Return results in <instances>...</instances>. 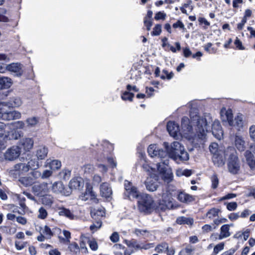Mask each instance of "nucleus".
I'll return each mask as SVG.
<instances>
[{
  "instance_id": "9b49d317",
  "label": "nucleus",
  "mask_w": 255,
  "mask_h": 255,
  "mask_svg": "<svg viewBox=\"0 0 255 255\" xmlns=\"http://www.w3.org/2000/svg\"><path fill=\"white\" fill-rule=\"evenodd\" d=\"M79 198L84 201L90 200L95 203L98 202L95 193L93 191L92 188L89 187L86 188V191L80 195Z\"/></svg>"
},
{
  "instance_id": "09e8293b",
  "label": "nucleus",
  "mask_w": 255,
  "mask_h": 255,
  "mask_svg": "<svg viewBox=\"0 0 255 255\" xmlns=\"http://www.w3.org/2000/svg\"><path fill=\"white\" fill-rule=\"evenodd\" d=\"M168 244L166 243H162L161 244L157 246L155 248V251L157 253H162L165 252L166 250L168 249Z\"/></svg>"
},
{
  "instance_id": "a878e982",
  "label": "nucleus",
  "mask_w": 255,
  "mask_h": 255,
  "mask_svg": "<svg viewBox=\"0 0 255 255\" xmlns=\"http://www.w3.org/2000/svg\"><path fill=\"white\" fill-rule=\"evenodd\" d=\"M15 197L16 198L19 202V205L21 208V212H18L19 214H24L25 213V210L27 209V206L25 203V198L24 197L20 194H16Z\"/></svg>"
},
{
  "instance_id": "f8f14e48",
  "label": "nucleus",
  "mask_w": 255,
  "mask_h": 255,
  "mask_svg": "<svg viewBox=\"0 0 255 255\" xmlns=\"http://www.w3.org/2000/svg\"><path fill=\"white\" fill-rule=\"evenodd\" d=\"M167 130L169 134L176 138L180 135L179 125L174 122H169L167 124Z\"/></svg>"
},
{
  "instance_id": "aec40b11",
  "label": "nucleus",
  "mask_w": 255,
  "mask_h": 255,
  "mask_svg": "<svg viewBox=\"0 0 255 255\" xmlns=\"http://www.w3.org/2000/svg\"><path fill=\"white\" fill-rule=\"evenodd\" d=\"M84 182L81 178L77 177L71 180L69 183V187L72 189L80 190L83 187Z\"/></svg>"
},
{
  "instance_id": "393cba45",
  "label": "nucleus",
  "mask_w": 255,
  "mask_h": 255,
  "mask_svg": "<svg viewBox=\"0 0 255 255\" xmlns=\"http://www.w3.org/2000/svg\"><path fill=\"white\" fill-rule=\"evenodd\" d=\"M160 160L161 161L157 163L156 167L157 170L161 174L163 172H165L169 168H168V159L166 158V159H161Z\"/></svg>"
},
{
  "instance_id": "412c9836",
  "label": "nucleus",
  "mask_w": 255,
  "mask_h": 255,
  "mask_svg": "<svg viewBox=\"0 0 255 255\" xmlns=\"http://www.w3.org/2000/svg\"><path fill=\"white\" fill-rule=\"evenodd\" d=\"M100 192L102 197H105L106 198H108L111 197L112 194V191L109 183L104 182L101 185Z\"/></svg>"
},
{
  "instance_id": "c756f323",
  "label": "nucleus",
  "mask_w": 255,
  "mask_h": 255,
  "mask_svg": "<svg viewBox=\"0 0 255 255\" xmlns=\"http://www.w3.org/2000/svg\"><path fill=\"white\" fill-rule=\"evenodd\" d=\"M176 162L179 161H187L189 159V154L187 151L185 150L184 147L182 148L181 152L173 159Z\"/></svg>"
},
{
  "instance_id": "423d86ee",
  "label": "nucleus",
  "mask_w": 255,
  "mask_h": 255,
  "mask_svg": "<svg viewBox=\"0 0 255 255\" xmlns=\"http://www.w3.org/2000/svg\"><path fill=\"white\" fill-rule=\"evenodd\" d=\"M209 150L213 155L212 160L214 164L218 167L222 166L225 164L224 153L225 151L219 147L217 143L212 142L209 145Z\"/></svg>"
},
{
  "instance_id": "c9c22d12",
  "label": "nucleus",
  "mask_w": 255,
  "mask_h": 255,
  "mask_svg": "<svg viewBox=\"0 0 255 255\" xmlns=\"http://www.w3.org/2000/svg\"><path fill=\"white\" fill-rule=\"evenodd\" d=\"M64 188V185L61 182H55L52 185V190L56 193H62Z\"/></svg>"
},
{
  "instance_id": "f3484780",
  "label": "nucleus",
  "mask_w": 255,
  "mask_h": 255,
  "mask_svg": "<svg viewBox=\"0 0 255 255\" xmlns=\"http://www.w3.org/2000/svg\"><path fill=\"white\" fill-rule=\"evenodd\" d=\"M230 225L228 224H225L223 225L220 229V234H216L215 236H218L216 237V240H222L225 238L229 237L231 235L230 233Z\"/></svg>"
},
{
  "instance_id": "603ef678",
  "label": "nucleus",
  "mask_w": 255,
  "mask_h": 255,
  "mask_svg": "<svg viewBox=\"0 0 255 255\" xmlns=\"http://www.w3.org/2000/svg\"><path fill=\"white\" fill-rule=\"evenodd\" d=\"M39 121V119L36 117H32L26 120V123L30 127L35 126Z\"/></svg>"
},
{
  "instance_id": "de8ad7c7",
  "label": "nucleus",
  "mask_w": 255,
  "mask_h": 255,
  "mask_svg": "<svg viewBox=\"0 0 255 255\" xmlns=\"http://www.w3.org/2000/svg\"><path fill=\"white\" fill-rule=\"evenodd\" d=\"M211 180L212 182V188L214 189H216L218 187L219 184V179L217 174H214L212 176H211Z\"/></svg>"
},
{
  "instance_id": "4d7b16f0",
  "label": "nucleus",
  "mask_w": 255,
  "mask_h": 255,
  "mask_svg": "<svg viewBox=\"0 0 255 255\" xmlns=\"http://www.w3.org/2000/svg\"><path fill=\"white\" fill-rule=\"evenodd\" d=\"M90 249L93 251H97L98 249V245L96 241L94 239L89 240L88 241Z\"/></svg>"
},
{
  "instance_id": "052dcab7",
  "label": "nucleus",
  "mask_w": 255,
  "mask_h": 255,
  "mask_svg": "<svg viewBox=\"0 0 255 255\" xmlns=\"http://www.w3.org/2000/svg\"><path fill=\"white\" fill-rule=\"evenodd\" d=\"M29 175L32 177V179H34L35 183L36 179L39 178L40 177H41V173L38 170H34L33 171L30 172Z\"/></svg>"
},
{
  "instance_id": "473e14b6",
  "label": "nucleus",
  "mask_w": 255,
  "mask_h": 255,
  "mask_svg": "<svg viewBox=\"0 0 255 255\" xmlns=\"http://www.w3.org/2000/svg\"><path fill=\"white\" fill-rule=\"evenodd\" d=\"M59 214L60 216H65L71 220L74 219L75 217L74 215L70 210L65 208L59 209Z\"/></svg>"
},
{
  "instance_id": "79ce46f5",
  "label": "nucleus",
  "mask_w": 255,
  "mask_h": 255,
  "mask_svg": "<svg viewBox=\"0 0 255 255\" xmlns=\"http://www.w3.org/2000/svg\"><path fill=\"white\" fill-rule=\"evenodd\" d=\"M71 175V171L67 169L62 170L59 173L60 177L64 180L69 179Z\"/></svg>"
},
{
  "instance_id": "680f3d73",
  "label": "nucleus",
  "mask_w": 255,
  "mask_h": 255,
  "mask_svg": "<svg viewBox=\"0 0 255 255\" xmlns=\"http://www.w3.org/2000/svg\"><path fill=\"white\" fill-rule=\"evenodd\" d=\"M166 14L164 12L159 11L155 14L154 18L156 20L165 19Z\"/></svg>"
},
{
  "instance_id": "58836bf2",
  "label": "nucleus",
  "mask_w": 255,
  "mask_h": 255,
  "mask_svg": "<svg viewBox=\"0 0 255 255\" xmlns=\"http://www.w3.org/2000/svg\"><path fill=\"white\" fill-rule=\"evenodd\" d=\"M220 212V210L219 209L213 208L206 213V217L210 219H213L218 216V214Z\"/></svg>"
},
{
  "instance_id": "774afa93",
  "label": "nucleus",
  "mask_w": 255,
  "mask_h": 255,
  "mask_svg": "<svg viewBox=\"0 0 255 255\" xmlns=\"http://www.w3.org/2000/svg\"><path fill=\"white\" fill-rule=\"evenodd\" d=\"M249 133L250 137L255 141V126H252L249 129Z\"/></svg>"
},
{
  "instance_id": "5fc2aeb1",
  "label": "nucleus",
  "mask_w": 255,
  "mask_h": 255,
  "mask_svg": "<svg viewBox=\"0 0 255 255\" xmlns=\"http://www.w3.org/2000/svg\"><path fill=\"white\" fill-rule=\"evenodd\" d=\"M39 215L38 217L41 219H45L47 216V212L44 207H40L38 210Z\"/></svg>"
},
{
  "instance_id": "0e129e2a",
  "label": "nucleus",
  "mask_w": 255,
  "mask_h": 255,
  "mask_svg": "<svg viewBox=\"0 0 255 255\" xmlns=\"http://www.w3.org/2000/svg\"><path fill=\"white\" fill-rule=\"evenodd\" d=\"M237 208V204L235 202L227 203V208L228 210L232 211L235 210Z\"/></svg>"
},
{
  "instance_id": "6ab92c4d",
  "label": "nucleus",
  "mask_w": 255,
  "mask_h": 255,
  "mask_svg": "<svg viewBox=\"0 0 255 255\" xmlns=\"http://www.w3.org/2000/svg\"><path fill=\"white\" fill-rule=\"evenodd\" d=\"M245 156L248 165L253 170H255V156L250 150L245 152Z\"/></svg>"
},
{
  "instance_id": "f03ea898",
  "label": "nucleus",
  "mask_w": 255,
  "mask_h": 255,
  "mask_svg": "<svg viewBox=\"0 0 255 255\" xmlns=\"http://www.w3.org/2000/svg\"><path fill=\"white\" fill-rule=\"evenodd\" d=\"M229 156L228 160V168L229 171L232 174H237L240 169V162L237 155V153L233 147H228L225 149L224 159Z\"/></svg>"
},
{
  "instance_id": "cd10ccee",
  "label": "nucleus",
  "mask_w": 255,
  "mask_h": 255,
  "mask_svg": "<svg viewBox=\"0 0 255 255\" xmlns=\"http://www.w3.org/2000/svg\"><path fill=\"white\" fill-rule=\"evenodd\" d=\"M12 80L7 77H0V90L9 88L12 85Z\"/></svg>"
},
{
  "instance_id": "1a4fd4ad",
  "label": "nucleus",
  "mask_w": 255,
  "mask_h": 255,
  "mask_svg": "<svg viewBox=\"0 0 255 255\" xmlns=\"http://www.w3.org/2000/svg\"><path fill=\"white\" fill-rule=\"evenodd\" d=\"M159 208L162 211L169 209L172 206L170 193L166 191L162 193L161 198L159 200Z\"/></svg>"
},
{
  "instance_id": "6e6d98bb",
  "label": "nucleus",
  "mask_w": 255,
  "mask_h": 255,
  "mask_svg": "<svg viewBox=\"0 0 255 255\" xmlns=\"http://www.w3.org/2000/svg\"><path fill=\"white\" fill-rule=\"evenodd\" d=\"M43 234L46 236L47 239H50L53 236V233L51 229L47 226H45L43 230Z\"/></svg>"
},
{
  "instance_id": "a19ab883",
  "label": "nucleus",
  "mask_w": 255,
  "mask_h": 255,
  "mask_svg": "<svg viewBox=\"0 0 255 255\" xmlns=\"http://www.w3.org/2000/svg\"><path fill=\"white\" fill-rule=\"evenodd\" d=\"M194 251V249L189 246L180 251L178 255H191Z\"/></svg>"
},
{
  "instance_id": "7c9ffc66",
  "label": "nucleus",
  "mask_w": 255,
  "mask_h": 255,
  "mask_svg": "<svg viewBox=\"0 0 255 255\" xmlns=\"http://www.w3.org/2000/svg\"><path fill=\"white\" fill-rule=\"evenodd\" d=\"M20 163L15 164L13 168L9 171L10 175L13 178H17L22 174Z\"/></svg>"
},
{
  "instance_id": "bb28decb",
  "label": "nucleus",
  "mask_w": 255,
  "mask_h": 255,
  "mask_svg": "<svg viewBox=\"0 0 255 255\" xmlns=\"http://www.w3.org/2000/svg\"><path fill=\"white\" fill-rule=\"evenodd\" d=\"M34 141L31 138H24L21 140L20 144L25 151H29L33 146Z\"/></svg>"
},
{
  "instance_id": "4be33fe9",
  "label": "nucleus",
  "mask_w": 255,
  "mask_h": 255,
  "mask_svg": "<svg viewBox=\"0 0 255 255\" xmlns=\"http://www.w3.org/2000/svg\"><path fill=\"white\" fill-rule=\"evenodd\" d=\"M177 199L183 203H188L195 200V197L184 192H180L178 195Z\"/></svg>"
},
{
  "instance_id": "338daca9",
  "label": "nucleus",
  "mask_w": 255,
  "mask_h": 255,
  "mask_svg": "<svg viewBox=\"0 0 255 255\" xmlns=\"http://www.w3.org/2000/svg\"><path fill=\"white\" fill-rule=\"evenodd\" d=\"M182 50L183 56L185 57L188 58L191 55H192V52L188 47L183 48Z\"/></svg>"
},
{
  "instance_id": "8fccbe9b",
  "label": "nucleus",
  "mask_w": 255,
  "mask_h": 255,
  "mask_svg": "<svg viewBox=\"0 0 255 255\" xmlns=\"http://www.w3.org/2000/svg\"><path fill=\"white\" fill-rule=\"evenodd\" d=\"M161 32V25L157 24L153 28L152 31L151 32L152 36H158L160 34Z\"/></svg>"
},
{
  "instance_id": "ddd939ff",
  "label": "nucleus",
  "mask_w": 255,
  "mask_h": 255,
  "mask_svg": "<svg viewBox=\"0 0 255 255\" xmlns=\"http://www.w3.org/2000/svg\"><path fill=\"white\" fill-rule=\"evenodd\" d=\"M22 65L19 63H12L6 65L7 71L15 73L17 77L21 76L23 74Z\"/></svg>"
},
{
  "instance_id": "7ed1b4c3",
  "label": "nucleus",
  "mask_w": 255,
  "mask_h": 255,
  "mask_svg": "<svg viewBox=\"0 0 255 255\" xmlns=\"http://www.w3.org/2000/svg\"><path fill=\"white\" fill-rule=\"evenodd\" d=\"M156 208L152 197L147 194L140 195L138 200V209L140 212L145 214L151 213Z\"/></svg>"
},
{
  "instance_id": "49530a36",
  "label": "nucleus",
  "mask_w": 255,
  "mask_h": 255,
  "mask_svg": "<svg viewBox=\"0 0 255 255\" xmlns=\"http://www.w3.org/2000/svg\"><path fill=\"white\" fill-rule=\"evenodd\" d=\"M28 166L30 169H36L39 166V162L36 159H31L27 163Z\"/></svg>"
},
{
  "instance_id": "5701e85b",
  "label": "nucleus",
  "mask_w": 255,
  "mask_h": 255,
  "mask_svg": "<svg viewBox=\"0 0 255 255\" xmlns=\"http://www.w3.org/2000/svg\"><path fill=\"white\" fill-rule=\"evenodd\" d=\"M145 185L146 189L150 192L156 190L158 186L157 182L151 178L146 179Z\"/></svg>"
},
{
  "instance_id": "39448f33",
  "label": "nucleus",
  "mask_w": 255,
  "mask_h": 255,
  "mask_svg": "<svg viewBox=\"0 0 255 255\" xmlns=\"http://www.w3.org/2000/svg\"><path fill=\"white\" fill-rule=\"evenodd\" d=\"M221 118L223 122H228L231 126L236 127L238 130H240L243 127V116L242 115H238L233 120V115L232 110H222L220 113Z\"/></svg>"
},
{
  "instance_id": "a211bd4d",
  "label": "nucleus",
  "mask_w": 255,
  "mask_h": 255,
  "mask_svg": "<svg viewBox=\"0 0 255 255\" xmlns=\"http://www.w3.org/2000/svg\"><path fill=\"white\" fill-rule=\"evenodd\" d=\"M48 149L45 146H38L35 151V155L38 160H43L47 156Z\"/></svg>"
},
{
  "instance_id": "a18cd8bd",
  "label": "nucleus",
  "mask_w": 255,
  "mask_h": 255,
  "mask_svg": "<svg viewBox=\"0 0 255 255\" xmlns=\"http://www.w3.org/2000/svg\"><path fill=\"white\" fill-rule=\"evenodd\" d=\"M102 221L101 220H98L95 223L91 225L90 229L92 232H95L99 229L102 226Z\"/></svg>"
},
{
  "instance_id": "13d9d810",
  "label": "nucleus",
  "mask_w": 255,
  "mask_h": 255,
  "mask_svg": "<svg viewBox=\"0 0 255 255\" xmlns=\"http://www.w3.org/2000/svg\"><path fill=\"white\" fill-rule=\"evenodd\" d=\"M27 243L26 242H21L16 241L15 242V246L17 250H21L27 245Z\"/></svg>"
},
{
  "instance_id": "72a5a7b5",
  "label": "nucleus",
  "mask_w": 255,
  "mask_h": 255,
  "mask_svg": "<svg viewBox=\"0 0 255 255\" xmlns=\"http://www.w3.org/2000/svg\"><path fill=\"white\" fill-rule=\"evenodd\" d=\"M194 220L191 218L186 217H180L176 220V223L178 224H186L188 225H192L193 224Z\"/></svg>"
},
{
  "instance_id": "4c0bfd02",
  "label": "nucleus",
  "mask_w": 255,
  "mask_h": 255,
  "mask_svg": "<svg viewBox=\"0 0 255 255\" xmlns=\"http://www.w3.org/2000/svg\"><path fill=\"white\" fill-rule=\"evenodd\" d=\"M63 234L65 238L59 237L60 242L65 245H68L70 243V239H71L70 232L67 230H63Z\"/></svg>"
},
{
  "instance_id": "37998d69",
  "label": "nucleus",
  "mask_w": 255,
  "mask_h": 255,
  "mask_svg": "<svg viewBox=\"0 0 255 255\" xmlns=\"http://www.w3.org/2000/svg\"><path fill=\"white\" fill-rule=\"evenodd\" d=\"M122 99L124 101L128 100L131 102L134 97V94L130 93L129 91H125L122 95Z\"/></svg>"
},
{
  "instance_id": "f704fd0d",
  "label": "nucleus",
  "mask_w": 255,
  "mask_h": 255,
  "mask_svg": "<svg viewBox=\"0 0 255 255\" xmlns=\"http://www.w3.org/2000/svg\"><path fill=\"white\" fill-rule=\"evenodd\" d=\"M127 245L129 247L134 248L136 250L141 249H148V247L147 246H141L137 242L136 240L132 239L130 241H128L127 242Z\"/></svg>"
},
{
  "instance_id": "2eb2a0df",
  "label": "nucleus",
  "mask_w": 255,
  "mask_h": 255,
  "mask_svg": "<svg viewBox=\"0 0 255 255\" xmlns=\"http://www.w3.org/2000/svg\"><path fill=\"white\" fill-rule=\"evenodd\" d=\"M212 132L213 134L217 138L220 139L222 137L223 135V131L219 121L215 120L213 122L212 127Z\"/></svg>"
},
{
  "instance_id": "f257e3e1",
  "label": "nucleus",
  "mask_w": 255,
  "mask_h": 255,
  "mask_svg": "<svg viewBox=\"0 0 255 255\" xmlns=\"http://www.w3.org/2000/svg\"><path fill=\"white\" fill-rule=\"evenodd\" d=\"M190 121L186 117H184L181 120V128L185 131L190 132L192 130V125L196 124V130L199 138L203 139L206 133L210 130V126L206 119L198 115L190 114Z\"/></svg>"
},
{
  "instance_id": "b1692460",
  "label": "nucleus",
  "mask_w": 255,
  "mask_h": 255,
  "mask_svg": "<svg viewBox=\"0 0 255 255\" xmlns=\"http://www.w3.org/2000/svg\"><path fill=\"white\" fill-rule=\"evenodd\" d=\"M124 194L125 199L128 198L129 200H132L137 198H139L140 196L139 192L135 187L130 189L128 191H125Z\"/></svg>"
},
{
  "instance_id": "ea45409f",
  "label": "nucleus",
  "mask_w": 255,
  "mask_h": 255,
  "mask_svg": "<svg viewBox=\"0 0 255 255\" xmlns=\"http://www.w3.org/2000/svg\"><path fill=\"white\" fill-rule=\"evenodd\" d=\"M68 249L73 254H76L80 251V248L78 245L75 242L69 244Z\"/></svg>"
},
{
  "instance_id": "69168bd1",
  "label": "nucleus",
  "mask_w": 255,
  "mask_h": 255,
  "mask_svg": "<svg viewBox=\"0 0 255 255\" xmlns=\"http://www.w3.org/2000/svg\"><path fill=\"white\" fill-rule=\"evenodd\" d=\"M135 234L137 236H144L146 234H148V231L146 230H140L139 229H136L134 230Z\"/></svg>"
},
{
  "instance_id": "c85d7f7f",
  "label": "nucleus",
  "mask_w": 255,
  "mask_h": 255,
  "mask_svg": "<svg viewBox=\"0 0 255 255\" xmlns=\"http://www.w3.org/2000/svg\"><path fill=\"white\" fill-rule=\"evenodd\" d=\"M235 143L237 149L240 151H244L245 149V141L243 138L239 135H236L235 138Z\"/></svg>"
},
{
  "instance_id": "0eeeda50",
  "label": "nucleus",
  "mask_w": 255,
  "mask_h": 255,
  "mask_svg": "<svg viewBox=\"0 0 255 255\" xmlns=\"http://www.w3.org/2000/svg\"><path fill=\"white\" fill-rule=\"evenodd\" d=\"M163 145L167 152V157H169L172 159L181 152L182 148H184V146L178 141H174L170 145H169L168 142H164Z\"/></svg>"
},
{
  "instance_id": "bf43d9fd",
  "label": "nucleus",
  "mask_w": 255,
  "mask_h": 255,
  "mask_svg": "<svg viewBox=\"0 0 255 255\" xmlns=\"http://www.w3.org/2000/svg\"><path fill=\"white\" fill-rule=\"evenodd\" d=\"M11 105L14 107H19L22 104V101L19 97H13L11 99Z\"/></svg>"
},
{
  "instance_id": "e433bc0d",
  "label": "nucleus",
  "mask_w": 255,
  "mask_h": 255,
  "mask_svg": "<svg viewBox=\"0 0 255 255\" xmlns=\"http://www.w3.org/2000/svg\"><path fill=\"white\" fill-rule=\"evenodd\" d=\"M161 174H162V178L165 182L168 183L173 180V173L170 169Z\"/></svg>"
},
{
  "instance_id": "2f4dec72",
  "label": "nucleus",
  "mask_w": 255,
  "mask_h": 255,
  "mask_svg": "<svg viewBox=\"0 0 255 255\" xmlns=\"http://www.w3.org/2000/svg\"><path fill=\"white\" fill-rule=\"evenodd\" d=\"M19 181L25 187H28L34 183V179H32V177L29 175L20 178Z\"/></svg>"
},
{
  "instance_id": "c03bdc74",
  "label": "nucleus",
  "mask_w": 255,
  "mask_h": 255,
  "mask_svg": "<svg viewBox=\"0 0 255 255\" xmlns=\"http://www.w3.org/2000/svg\"><path fill=\"white\" fill-rule=\"evenodd\" d=\"M61 166V162L57 160H53L49 163V167L51 170H57Z\"/></svg>"
},
{
  "instance_id": "9d476101",
  "label": "nucleus",
  "mask_w": 255,
  "mask_h": 255,
  "mask_svg": "<svg viewBox=\"0 0 255 255\" xmlns=\"http://www.w3.org/2000/svg\"><path fill=\"white\" fill-rule=\"evenodd\" d=\"M20 149L17 146H13L8 148L4 153V158L9 161L14 160L18 158L20 154Z\"/></svg>"
},
{
  "instance_id": "3c124183",
  "label": "nucleus",
  "mask_w": 255,
  "mask_h": 255,
  "mask_svg": "<svg viewBox=\"0 0 255 255\" xmlns=\"http://www.w3.org/2000/svg\"><path fill=\"white\" fill-rule=\"evenodd\" d=\"M174 74L172 72L168 73L167 70L164 69L162 70V74L160 76V78L162 79H165L167 78L168 80L172 79L173 77Z\"/></svg>"
},
{
  "instance_id": "20e7f679",
  "label": "nucleus",
  "mask_w": 255,
  "mask_h": 255,
  "mask_svg": "<svg viewBox=\"0 0 255 255\" xmlns=\"http://www.w3.org/2000/svg\"><path fill=\"white\" fill-rule=\"evenodd\" d=\"M103 150L102 151L99 150L98 152L97 159L98 160L104 162L107 160L108 163L113 168L117 166V162L113 157H109V154L114 149L113 145L108 141H105L101 145Z\"/></svg>"
},
{
  "instance_id": "6e6552de",
  "label": "nucleus",
  "mask_w": 255,
  "mask_h": 255,
  "mask_svg": "<svg viewBox=\"0 0 255 255\" xmlns=\"http://www.w3.org/2000/svg\"><path fill=\"white\" fill-rule=\"evenodd\" d=\"M149 155L151 157H157L160 159L167 158V152L157 147L156 144H150L147 149Z\"/></svg>"
},
{
  "instance_id": "4468645a",
  "label": "nucleus",
  "mask_w": 255,
  "mask_h": 255,
  "mask_svg": "<svg viewBox=\"0 0 255 255\" xmlns=\"http://www.w3.org/2000/svg\"><path fill=\"white\" fill-rule=\"evenodd\" d=\"M47 184L42 183L35 184L32 187V190L35 195L39 196H43L47 191Z\"/></svg>"
},
{
  "instance_id": "e2e57ef3",
  "label": "nucleus",
  "mask_w": 255,
  "mask_h": 255,
  "mask_svg": "<svg viewBox=\"0 0 255 255\" xmlns=\"http://www.w3.org/2000/svg\"><path fill=\"white\" fill-rule=\"evenodd\" d=\"M224 244L220 243L217 245L214 248L213 253L215 255L217 254L219 252L224 249Z\"/></svg>"
},
{
  "instance_id": "864d4df0",
  "label": "nucleus",
  "mask_w": 255,
  "mask_h": 255,
  "mask_svg": "<svg viewBox=\"0 0 255 255\" xmlns=\"http://www.w3.org/2000/svg\"><path fill=\"white\" fill-rule=\"evenodd\" d=\"M105 214V213L104 212V209H98L96 211V212H94L93 211L91 212L92 217L95 219H96V216H100V217H102L104 216Z\"/></svg>"
},
{
  "instance_id": "dca6fc26",
  "label": "nucleus",
  "mask_w": 255,
  "mask_h": 255,
  "mask_svg": "<svg viewBox=\"0 0 255 255\" xmlns=\"http://www.w3.org/2000/svg\"><path fill=\"white\" fill-rule=\"evenodd\" d=\"M2 116V120L5 121H10L14 119H18L21 117L20 113L13 111L7 112L5 110L3 112Z\"/></svg>"
}]
</instances>
